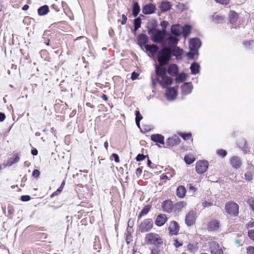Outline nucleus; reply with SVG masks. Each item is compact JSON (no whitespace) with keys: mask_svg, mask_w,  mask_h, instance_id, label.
Here are the masks:
<instances>
[{"mask_svg":"<svg viewBox=\"0 0 254 254\" xmlns=\"http://www.w3.org/2000/svg\"><path fill=\"white\" fill-rule=\"evenodd\" d=\"M229 162L231 166L236 169L241 168L242 165V162L241 158L236 156H233L229 159Z\"/></svg>","mask_w":254,"mask_h":254,"instance_id":"12","label":"nucleus"},{"mask_svg":"<svg viewBox=\"0 0 254 254\" xmlns=\"http://www.w3.org/2000/svg\"><path fill=\"white\" fill-rule=\"evenodd\" d=\"M150 208L151 207L149 205L145 206L139 214L138 216V220H139L141 217L146 215L150 211Z\"/></svg>","mask_w":254,"mask_h":254,"instance_id":"32","label":"nucleus"},{"mask_svg":"<svg viewBox=\"0 0 254 254\" xmlns=\"http://www.w3.org/2000/svg\"><path fill=\"white\" fill-rule=\"evenodd\" d=\"M139 74L137 73H136L135 72H133L131 74V78L132 80H135L136 79L137 77L138 76Z\"/></svg>","mask_w":254,"mask_h":254,"instance_id":"54","label":"nucleus"},{"mask_svg":"<svg viewBox=\"0 0 254 254\" xmlns=\"http://www.w3.org/2000/svg\"><path fill=\"white\" fill-rule=\"evenodd\" d=\"M254 44V41L253 40L246 41L243 43V44L247 49H251L253 47Z\"/></svg>","mask_w":254,"mask_h":254,"instance_id":"39","label":"nucleus"},{"mask_svg":"<svg viewBox=\"0 0 254 254\" xmlns=\"http://www.w3.org/2000/svg\"><path fill=\"white\" fill-rule=\"evenodd\" d=\"M145 242L147 245H155L157 247L163 244V240L160 236L155 233H149L145 235Z\"/></svg>","mask_w":254,"mask_h":254,"instance_id":"5","label":"nucleus"},{"mask_svg":"<svg viewBox=\"0 0 254 254\" xmlns=\"http://www.w3.org/2000/svg\"><path fill=\"white\" fill-rule=\"evenodd\" d=\"M178 39L177 37L173 36H169V37L166 39V43L167 42L168 47L173 48V47L176 46L178 43Z\"/></svg>","mask_w":254,"mask_h":254,"instance_id":"20","label":"nucleus"},{"mask_svg":"<svg viewBox=\"0 0 254 254\" xmlns=\"http://www.w3.org/2000/svg\"><path fill=\"white\" fill-rule=\"evenodd\" d=\"M159 251L157 249H153L150 254H159Z\"/></svg>","mask_w":254,"mask_h":254,"instance_id":"60","label":"nucleus"},{"mask_svg":"<svg viewBox=\"0 0 254 254\" xmlns=\"http://www.w3.org/2000/svg\"><path fill=\"white\" fill-rule=\"evenodd\" d=\"M225 209L229 214L236 216L238 214L239 206L237 203L230 201L226 204Z\"/></svg>","mask_w":254,"mask_h":254,"instance_id":"8","label":"nucleus"},{"mask_svg":"<svg viewBox=\"0 0 254 254\" xmlns=\"http://www.w3.org/2000/svg\"><path fill=\"white\" fill-rule=\"evenodd\" d=\"M187 249L191 253H194L197 250L196 245L194 244H189L187 246Z\"/></svg>","mask_w":254,"mask_h":254,"instance_id":"40","label":"nucleus"},{"mask_svg":"<svg viewBox=\"0 0 254 254\" xmlns=\"http://www.w3.org/2000/svg\"><path fill=\"white\" fill-rule=\"evenodd\" d=\"M140 11V6L137 2H134L132 7V15L136 17Z\"/></svg>","mask_w":254,"mask_h":254,"instance_id":"33","label":"nucleus"},{"mask_svg":"<svg viewBox=\"0 0 254 254\" xmlns=\"http://www.w3.org/2000/svg\"><path fill=\"white\" fill-rule=\"evenodd\" d=\"M184 206V203L183 202L176 203L173 205L172 202L170 200L164 201L162 203V210L163 211L171 213L172 212L173 209L174 208L177 210H181Z\"/></svg>","mask_w":254,"mask_h":254,"instance_id":"6","label":"nucleus"},{"mask_svg":"<svg viewBox=\"0 0 254 254\" xmlns=\"http://www.w3.org/2000/svg\"><path fill=\"white\" fill-rule=\"evenodd\" d=\"M167 220V216L164 214H161L156 217L155 220V224L157 226L161 227L166 222Z\"/></svg>","mask_w":254,"mask_h":254,"instance_id":"17","label":"nucleus"},{"mask_svg":"<svg viewBox=\"0 0 254 254\" xmlns=\"http://www.w3.org/2000/svg\"><path fill=\"white\" fill-rule=\"evenodd\" d=\"M148 33L151 35V39L154 43H160L163 46L166 45V42L165 41V30L161 31L155 28L148 29Z\"/></svg>","mask_w":254,"mask_h":254,"instance_id":"3","label":"nucleus"},{"mask_svg":"<svg viewBox=\"0 0 254 254\" xmlns=\"http://www.w3.org/2000/svg\"><path fill=\"white\" fill-rule=\"evenodd\" d=\"M141 19L140 17H137L134 20V30H137L141 26Z\"/></svg>","mask_w":254,"mask_h":254,"instance_id":"38","label":"nucleus"},{"mask_svg":"<svg viewBox=\"0 0 254 254\" xmlns=\"http://www.w3.org/2000/svg\"><path fill=\"white\" fill-rule=\"evenodd\" d=\"M228 18L230 23L232 24V27L235 28V25L238 19V13L233 10L230 11Z\"/></svg>","mask_w":254,"mask_h":254,"instance_id":"15","label":"nucleus"},{"mask_svg":"<svg viewBox=\"0 0 254 254\" xmlns=\"http://www.w3.org/2000/svg\"><path fill=\"white\" fill-rule=\"evenodd\" d=\"M156 10L155 6L153 4H148L145 5L142 8V12L145 14H150L155 12Z\"/></svg>","mask_w":254,"mask_h":254,"instance_id":"19","label":"nucleus"},{"mask_svg":"<svg viewBox=\"0 0 254 254\" xmlns=\"http://www.w3.org/2000/svg\"><path fill=\"white\" fill-rule=\"evenodd\" d=\"M21 199L23 201H27L30 199V197L29 195H22L21 197Z\"/></svg>","mask_w":254,"mask_h":254,"instance_id":"52","label":"nucleus"},{"mask_svg":"<svg viewBox=\"0 0 254 254\" xmlns=\"http://www.w3.org/2000/svg\"><path fill=\"white\" fill-rule=\"evenodd\" d=\"M196 213L194 211H190L186 215L185 223L188 226H192L195 222L196 219Z\"/></svg>","mask_w":254,"mask_h":254,"instance_id":"11","label":"nucleus"},{"mask_svg":"<svg viewBox=\"0 0 254 254\" xmlns=\"http://www.w3.org/2000/svg\"><path fill=\"white\" fill-rule=\"evenodd\" d=\"M191 73L193 74H196L199 72L200 66L196 63H193L190 67Z\"/></svg>","mask_w":254,"mask_h":254,"instance_id":"31","label":"nucleus"},{"mask_svg":"<svg viewBox=\"0 0 254 254\" xmlns=\"http://www.w3.org/2000/svg\"><path fill=\"white\" fill-rule=\"evenodd\" d=\"M209 251L211 254H223V251L217 242L213 241L209 245Z\"/></svg>","mask_w":254,"mask_h":254,"instance_id":"10","label":"nucleus"},{"mask_svg":"<svg viewBox=\"0 0 254 254\" xmlns=\"http://www.w3.org/2000/svg\"><path fill=\"white\" fill-rule=\"evenodd\" d=\"M127 17L125 14H123L122 15V21H121V24L122 25L126 24V23H127Z\"/></svg>","mask_w":254,"mask_h":254,"instance_id":"53","label":"nucleus"},{"mask_svg":"<svg viewBox=\"0 0 254 254\" xmlns=\"http://www.w3.org/2000/svg\"><path fill=\"white\" fill-rule=\"evenodd\" d=\"M5 119V114L3 113L0 112V122H2Z\"/></svg>","mask_w":254,"mask_h":254,"instance_id":"56","label":"nucleus"},{"mask_svg":"<svg viewBox=\"0 0 254 254\" xmlns=\"http://www.w3.org/2000/svg\"><path fill=\"white\" fill-rule=\"evenodd\" d=\"M40 175V172L39 170L35 169L33 171L32 176L34 177L38 178Z\"/></svg>","mask_w":254,"mask_h":254,"instance_id":"49","label":"nucleus"},{"mask_svg":"<svg viewBox=\"0 0 254 254\" xmlns=\"http://www.w3.org/2000/svg\"><path fill=\"white\" fill-rule=\"evenodd\" d=\"M201 45L200 40L198 38H193L190 41V52L188 53L187 56L190 59H193L198 55V49Z\"/></svg>","mask_w":254,"mask_h":254,"instance_id":"4","label":"nucleus"},{"mask_svg":"<svg viewBox=\"0 0 254 254\" xmlns=\"http://www.w3.org/2000/svg\"><path fill=\"white\" fill-rule=\"evenodd\" d=\"M153 226L152 219L147 218L141 222L138 226V230L141 233L148 232L151 230Z\"/></svg>","mask_w":254,"mask_h":254,"instance_id":"7","label":"nucleus"},{"mask_svg":"<svg viewBox=\"0 0 254 254\" xmlns=\"http://www.w3.org/2000/svg\"><path fill=\"white\" fill-rule=\"evenodd\" d=\"M212 19L214 22L218 23H223L225 19L224 16L216 13L212 15Z\"/></svg>","mask_w":254,"mask_h":254,"instance_id":"35","label":"nucleus"},{"mask_svg":"<svg viewBox=\"0 0 254 254\" xmlns=\"http://www.w3.org/2000/svg\"><path fill=\"white\" fill-rule=\"evenodd\" d=\"M151 139L155 142H158L162 144H164V137L160 134H154L151 136Z\"/></svg>","mask_w":254,"mask_h":254,"instance_id":"25","label":"nucleus"},{"mask_svg":"<svg viewBox=\"0 0 254 254\" xmlns=\"http://www.w3.org/2000/svg\"><path fill=\"white\" fill-rule=\"evenodd\" d=\"M29 6L27 4H25L22 7L23 10H26L29 8Z\"/></svg>","mask_w":254,"mask_h":254,"instance_id":"64","label":"nucleus"},{"mask_svg":"<svg viewBox=\"0 0 254 254\" xmlns=\"http://www.w3.org/2000/svg\"><path fill=\"white\" fill-rule=\"evenodd\" d=\"M248 254H254V247L249 246L247 248Z\"/></svg>","mask_w":254,"mask_h":254,"instance_id":"46","label":"nucleus"},{"mask_svg":"<svg viewBox=\"0 0 254 254\" xmlns=\"http://www.w3.org/2000/svg\"><path fill=\"white\" fill-rule=\"evenodd\" d=\"M248 203L249 205H250L251 208L253 211H254V198H250L248 200Z\"/></svg>","mask_w":254,"mask_h":254,"instance_id":"47","label":"nucleus"},{"mask_svg":"<svg viewBox=\"0 0 254 254\" xmlns=\"http://www.w3.org/2000/svg\"><path fill=\"white\" fill-rule=\"evenodd\" d=\"M192 85L191 82H186L181 86L182 92L183 95H188L192 92Z\"/></svg>","mask_w":254,"mask_h":254,"instance_id":"16","label":"nucleus"},{"mask_svg":"<svg viewBox=\"0 0 254 254\" xmlns=\"http://www.w3.org/2000/svg\"><path fill=\"white\" fill-rule=\"evenodd\" d=\"M184 160L187 164L190 165L195 161V158L192 154H188L185 156Z\"/></svg>","mask_w":254,"mask_h":254,"instance_id":"36","label":"nucleus"},{"mask_svg":"<svg viewBox=\"0 0 254 254\" xmlns=\"http://www.w3.org/2000/svg\"><path fill=\"white\" fill-rule=\"evenodd\" d=\"M208 166V162L205 160H200L196 162L195 169L197 173L201 174L205 172Z\"/></svg>","mask_w":254,"mask_h":254,"instance_id":"9","label":"nucleus"},{"mask_svg":"<svg viewBox=\"0 0 254 254\" xmlns=\"http://www.w3.org/2000/svg\"><path fill=\"white\" fill-rule=\"evenodd\" d=\"M146 51H149L152 55L156 54L159 49V47L156 45H146L145 46Z\"/></svg>","mask_w":254,"mask_h":254,"instance_id":"27","label":"nucleus"},{"mask_svg":"<svg viewBox=\"0 0 254 254\" xmlns=\"http://www.w3.org/2000/svg\"><path fill=\"white\" fill-rule=\"evenodd\" d=\"M191 31V27L188 25H185L183 27V33L184 36L187 37L190 34Z\"/></svg>","mask_w":254,"mask_h":254,"instance_id":"37","label":"nucleus"},{"mask_svg":"<svg viewBox=\"0 0 254 254\" xmlns=\"http://www.w3.org/2000/svg\"><path fill=\"white\" fill-rule=\"evenodd\" d=\"M181 140L179 137L177 135H175L172 137H169L166 141V144L169 146H173L178 144L180 142Z\"/></svg>","mask_w":254,"mask_h":254,"instance_id":"21","label":"nucleus"},{"mask_svg":"<svg viewBox=\"0 0 254 254\" xmlns=\"http://www.w3.org/2000/svg\"><path fill=\"white\" fill-rule=\"evenodd\" d=\"M219 228V222L218 220H213L211 221L208 225V229L209 231H214L217 230Z\"/></svg>","mask_w":254,"mask_h":254,"instance_id":"24","label":"nucleus"},{"mask_svg":"<svg viewBox=\"0 0 254 254\" xmlns=\"http://www.w3.org/2000/svg\"><path fill=\"white\" fill-rule=\"evenodd\" d=\"M180 135L182 137V138L185 140H188L190 139L191 137L190 133H182Z\"/></svg>","mask_w":254,"mask_h":254,"instance_id":"45","label":"nucleus"},{"mask_svg":"<svg viewBox=\"0 0 254 254\" xmlns=\"http://www.w3.org/2000/svg\"><path fill=\"white\" fill-rule=\"evenodd\" d=\"M64 185H65V182L63 181L62 183L61 186L58 189V191H61L62 190H63V188L64 187Z\"/></svg>","mask_w":254,"mask_h":254,"instance_id":"57","label":"nucleus"},{"mask_svg":"<svg viewBox=\"0 0 254 254\" xmlns=\"http://www.w3.org/2000/svg\"><path fill=\"white\" fill-rule=\"evenodd\" d=\"M175 79V81L177 83H180L185 81L187 79V74L184 72L178 74Z\"/></svg>","mask_w":254,"mask_h":254,"instance_id":"30","label":"nucleus"},{"mask_svg":"<svg viewBox=\"0 0 254 254\" xmlns=\"http://www.w3.org/2000/svg\"><path fill=\"white\" fill-rule=\"evenodd\" d=\"M138 45L142 47L145 46L148 42V38L146 35L144 34H140L138 35L137 38Z\"/></svg>","mask_w":254,"mask_h":254,"instance_id":"23","label":"nucleus"},{"mask_svg":"<svg viewBox=\"0 0 254 254\" xmlns=\"http://www.w3.org/2000/svg\"><path fill=\"white\" fill-rule=\"evenodd\" d=\"M217 2L222 4H227L229 2V0H215Z\"/></svg>","mask_w":254,"mask_h":254,"instance_id":"50","label":"nucleus"},{"mask_svg":"<svg viewBox=\"0 0 254 254\" xmlns=\"http://www.w3.org/2000/svg\"><path fill=\"white\" fill-rule=\"evenodd\" d=\"M171 4L168 1H163L160 5V8L162 11H166L171 8Z\"/></svg>","mask_w":254,"mask_h":254,"instance_id":"34","label":"nucleus"},{"mask_svg":"<svg viewBox=\"0 0 254 254\" xmlns=\"http://www.w3.org/2000/svg\"><path fill=\"white\" fill-rule=\"evenodd\" d=\"M171 33L176 37H178L181 34V30L179 25H174L171 27Z\"/></svg>","mask_w":254,"mask_h":254,"instance_id":"29","label":"nucleus"},{"mask_svg":"<svg viewBox=\"0 0 254 254\" xmlns=\"http://www.w3.org/2000/svg\"><path fill=\"white\" fill-rule=\"evenodd\" d=\"M189 191L190 193L193 194L195 192L196 189L192 184H190L189 185Z\"/></svg>","mask_w":254,"mask_h":254,"instance_id":"42","label":"nucleus"},{"mask_svg":"<svg viewBox=\"0 0 254 254\" xmlns=\"http://www.w3.org/2000/svg\"><path fill=\"white\" fill-rule=\"evenodd\" d=\"M182 54L183 50L178 47L175 46L173 49L171 47H163L158 53V61L161 64H167L171 60L172 56H175L178 60H181Z\"/></svg>","mask_w":254,"mask_h":254,"instance_id":"1","label":"nucleus"},{"mask_svg":"<svg viewBox=\"0 0 254 254\" xmlns=\"http://www.w3.org/2000/svg\"><path fill=\"white\" fill-rule=\"evenodd\" d=\"M249 237L254 241V229L250 230L248 232Z\"/></svg>","mask_w":254,"mask_h":254,"instance_id":"51","label":"nucleus"},{"mask_svg":"<svg viewBox=\"0 0 254 254\" xmlns=\"http://www.w3.org/2000/svg\"><path fill=\"white\" fill-rule=\"evenodd\" d=\"M146 156H145V155H143L142 154H139L136 156V160L138 162L141 161L143 160L145 158Z\"/></svg>","mask_w":254,"mask_h":254,"instance_id":"43","label":"nucleus"},{"mask_svg":"<svg viewBox=\"0 0 254 254\" xmlns=\"http://www.w3.org/2000/svg\"><path fill=\"white\" fill-rule=\"evenodd\" d=\"M248 227H254V221H251L248 224Z\"/></svg>","mask_w":254,"mask_h":254,"instance_id":"62","label":"nucleus"},{"mask_svg":"<svg viewBox=\"0 0 254 254\" xmlns=\"http://www.w3.org/2000/svg\"><path fill=\"white\" fill-rule=\"evenodd\" d=\"M159 66L156 65L155 67L156 77L155 78L152 77V83L155 86L156 83L159 82L163 87H167L172 84L173 79L167 75V69L163 66L165 64H161L159 63Z\"/></svg>","mask_w":254,"mask_h":254,"instance_id":"2","label":"nucleus"},{"mask_svg":"<svg viewBox=\"0 0 254 254\" xmlns=\"http://www.w3.org/2000/svg\"><path fill=\"white\" fill-rule=\"evenodd\" d=\"M135 121H138V122L140 121L142 119V116L138 111H135Z\"/></svg>","mask_w":254,"mask_h":254,"instance_id":"44","label":"nucleus"},{"mask_svg":"<svg viewBox=\"0 0 254 254\" xmlns=\"http://www.w3.org/2000/svg\"><path fill=\"white\" fill-rule=\"evenodd\" d=\"M142 167L138 168L136 170V174L137 175H140L142 173Z\"/></svg>","mask_w":254,"mask_h":254,"instance_id":"58","label":"nucleus"},{"mask_svg":"<svg viewBox=\"0 0 254 254\" xmlns=\"http://www.w3.org/2000/svg\"><path fill=\"white\" fill-rule=\"evenodd\" d=\"M217 153L219 156H221L223 158L225 157L227 155L226 151L223 149H220L217 150Z\"/></svg>","mask_w":254,"mask_h":254,"instance_id":"41","label":"nucleus"},{"mask_svg":"<svg viewBox=\"0 0 254 254\" xmlns=\"http://www.w3.org/2000/svg\"><path fill=\"white\" fill-rule=\"evenodd\" d=\"M254 174V166L252 164H249L247 171L245 174V179L247 181H251L253 179Z\"/></svg>","mask_w":254,"mask_h":254,"instance_id":"18","label":"nucleus"},{"mask_svg":"<svg viewBox=\"0 0 254 254\" xmlns=\"http://www.w3.org/2000/svg\"><path fill=\"white\" fill-rule=\"evenodd\" d=\"M112 156L113 157L114 160H115V161L116 162H119V156L116 154V153H113L112 154Z\"/></svg>","mask_w":254,"mask_h":254,"instance_id":"55","label":"nucleus"},{"mask_svg":"<svg viewBox=\"0 0 254 254\" xmlns=\"http://www.w3.org/2000/svg\"><path fill=\"white\" fill-rule=\"evenodd\" d=\"M101 98L105 101L108 100V97L105 94H102Z\"/></svg>","mask_w":254,"mask_h":254,"instance_id":"63","label":"nucleus"},{"mask_svg":"<svg viewBox=\"0 0 254 254\" xmlns=\"http://www.w3.org/2000/svg\"><path fill=\"white\" fill-rule=\"evenodd\" d=\"M19 158L18 156L15 157L14 158H11L10 160V165H12L13 164L18 162L19 161Z\"/></svg>","mask_w":254,"mask_h":254,"instance_id":"48","label":"nucleus"},{"mask_svg":"<svg viewBox=\"0 0 254 254\" xmlns=\"http://www.w3.org/2000/svg\"><path fill=\"white\" fill-rule=\"evenodd\" d=\"M49 11V6L47 5L42 6L38 9V13L40 16L45 15L47 14Z\"/></svg>","mask_w":254,"mask_h":254,"instance_id":"28","label":"nucleus"},{"mask_svg":"<svg viewBox=\"0 0 254 254\" xmlns=\"http://www.w3.org/2000/svg\"><path fill=\"white\" fill-rule=\"evenodd\" d=\"M186 190L184 186H180L177 188L176 190L177 195L180 198H183L186 194Z\"/></svg>","mask_w":254,"mask_h":254,"instance_id":"26","label":"nucleus"},{"mask_svg":"<svg viewBox=\"0 0 254 254\" xmlns=\"http://www.w3.org/2000/svg\"><path fill=\"white\" fill-rule=\"evenodd\" d=\"M179 67L178 65L175 64H171L169 65L167 72L171 76H176L179 73Z\"/></svg>","mask_w":254,"mask_h":254,"instance_id":"22","label":"nucleus"},{"mask_svg":"<svg viewBox=\"0 0 254 254\" xmlns=\"http://www.w3.org/2000/svg\"><path fill=\"white\" fill-rule=\"evenodd\" d=\"M177 95V88L171 87L167 88L166 92V96L168 100L174 99Z\"/></svg>","mask_w":254,"mask_h":254,"instance_id":"14","label":"nucleus"},{"mask_svg":"<svg viewBox=\"0 0 254 254\" xmlns=\"http://www.w3.org/2000/svg\"><path fill=\"white\" fill-rule=\"evenodd\" d=\"M180 230V227L178 223L175 221L170 222L169 226V233L171 235H177Z\"/></svg>","mask_w":254,"mask_h":254,"instance_id":"13","label":"nucleus"},{"mask_svg":"<svg viewBox=\"0 0 254 254\" xmlns=\"http://www.w3.org/2000/svg\"><path fill=\"white\" fill-rule=\"evenodd\" d=\"M174 244H175L176 247H179L182 245V243H180L177 240H175V242Z\"/></svg>","mask_w":254,"mask_h":254,"instance_id":"59","label":"nucleus"},{"mask_svg":"<svg viewBox=\"0 0 254 254\" xmlns=\"http://www.w3.org/2000/svg\"><path fill=\"white\" fill-rule=\"evenodd\" d=\"M31 153L33 155L35 156L38 154V150L36 149H34L31 150Z\"/></svg>","mask_w":254,"mask_h":254,"instance_id":"61","label":"nucleus"}]
</instances>
